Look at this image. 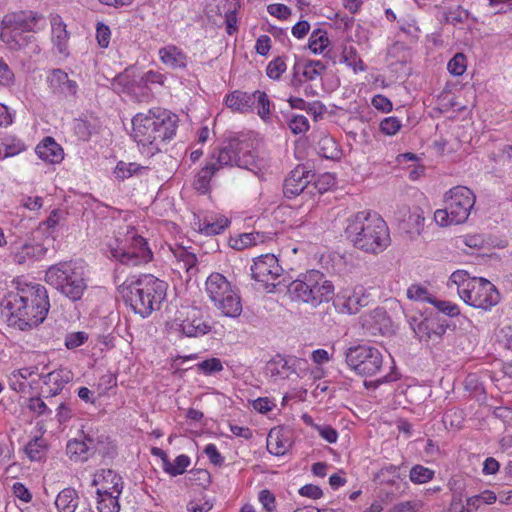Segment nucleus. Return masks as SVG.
Returning a JSON list of instances; mask_svg holds the SVG:
<instances>
[{"label":"nucleus","instance_id":"09e8293b","mask_svg":"<svg viewBox=\"0 0 512 512\" xmlns=\"http://www.w3.org/2000/svg\"><path fill=\"white\" fill-rule=\"evenodd\" d=\"M469 17V12L465 10L462 6H457L455 9H449L445 13V20L448 23L453 25H457L459 23L465 22Z\"/></svg>","mask_w":512,"mask_h":512},{"label":"nucleus","instance_id":"9b49d317","mask_svg":"<svg viewBox=\"0 0 512 512\" xmlns=\"http://www.w3.org/2000/svg\"><path fill=\"white\" fill-rule=\"evenodd\" d=\"M252 278L260 282L267 292L281 291L286 288L287 281L283 277V268L273 254L257 257L251 266Z\"/></svg>","mask_w":512,"mask_h":512},{"label":"nucleus","instance_id":"338daca9","mask_svg":"<svg viewBox=\"0 0 512 512\" xmlns=\"http://www.w3.org/2000/svg\"><path fill=\"white\" fill-rule=\"evenodd\" d=\"M205 454L209 458L210 462L214 465L220 466L224 462V458L221 456L217 447L214 444H208L204 449Z\"/></svg>","mask_w":512,"mask_h":512},{"label":"nucleus","instance_id":"c756f323","mask_svg":"<svg viewBox=\"0 0 512 512\" xmlns=\"http://www.w3.org/2000/svg\"><path fill=\"white\" fill-rule=\"evenodd\" d=\"M109 487H104V490L97 489L98 502L97 509L99 512H119L120 506L118 503L119 495L108 491Z\"/></svg>","mask_w":512,"mask_h":512},{"label":"nucleus","instance_id":"7c9ffc66","mask_svg":"<svg viewBox=\"0 0 512 512\" xmlns=\"http://www.w3.org/2000/svg\"><path fill=\"white\" fill-rule=\"evenodd\" d=\"M362 325L373 333L375 330L381 331L382 326H387L386 322L389 321L386 311L383 308H376L369 314L361 317Z\"/></svg>","mask_w":512,"mask_h":512},{"label":"nucleus","instance_id":"f03ea898","mask_svg":"<svg viewBox=\"0 0 512 512\" xmlns=\"http://www.w3.org/2000/svg\"><path fill=\"white\" fill-rule=\"evenodd\" d=\"M177 122L175 114L160 108L137 113L132 119V136L142 153L154 155L175 135Z\"/></svg>","mask_w":512,"mask_h":512},{"label":"nucleus","instance_id":"58836bf2","mask_svg":"<svg viewBox=\"0 0 512 512\" xmlns=\"http://www.w3.org/2000/svg\"><path fill=\"white\" fill-rule=\"evenodd\" d=\"M252 96H254V105L257 103L258 106V116L262 120L267 121L271 113V102L267 94L264 91L256 90L252 92Z\"/></svg>","mask_w":512,"mask_h":512},{"label":"nucleus","instance_id":"ddd939ff","mask_svg":"<svg viewBox=\"0 0 512 512\" xmlns=\"http://www.w3.org/2000/svg\"><path fill=\"white\" fill-rule=\"evenodd\" d=\"M347 364L363 376H372L380 371L383 364L381 352L372 346L359 345L346 351Z\"/></svg>","mask_w":512,"mask_h":512},{"label":"nucleus","instance_id":"412c9836","mask_svg":"<svg viewBox=\"0 0 512 512\" xmlns=\"http://www.w3.org/2000/svg\"><path fill=\"white\" fill-rule=\"evenodd\" d=\"M333 306L338 313L352 315L360 310L362 303L359 296L350 291H344L336 295Z\"/></svg>","mask_w":512,"mask_h":512},{"label":"nucleus","instance_id":"8fccbe9b","mask_svg":"<svg viewBox=\"0 0 512 512\" xmlns=\"http://www.w3.org/2000/svg\"><path fill=\"white\" fill-rule=\"evenodd\" d=\"M286 70V64L281 57H277L271 61L267 66V76L271 79L277 80Z\"/></svg>","mask_w":512,"mask_h":512},{"label":"nucleus","instance_id":"e2e57ef3","mask_svg":"<svg viewBox=\"0 0 512 512\" xmlns=\"http://www.w3.org/2000/svg\"><path fill=\"white\" fill-rule=\"evenodd\" d=\"M314 428L318 431L320 436L329 443H335L338 438L337 431L329 425H314Z\"/></svg>","mask_w":512,"mask_h":512},{"label":"nucleus","instance_id":"bf43d9fd","mask_svg":"<svg viewBox=\"0 0 512 512\" xmlns=\"http://www.w3.org/2000/svg\"><path fill=\"white\" fill-rule=\"evenodd\" d=\"M26 454L32 461H39L44 454L43 447L38 443V440L29 442L25 447Z\"/></svg>","mask_w":512,"mask_h":512},{"label":"nucleus","instance_id":"49530a36","mask_svg":"<svg viewBox=\"0 0 512 512\" xmlns=\"http://www.w3.org/2000/svg\"><path fill=\"white\" fill-rule=\"evenodd\" d=\"M326 70V66L320 60H311L304 65L303 76L307 80H314L321 76Z\"/></svg>","mask_w":512,"mask_h":512},{"label":"nucleus","instance_id":"774afa93","mask_svg":"<svg viewBox=\"0 0 512 512\" xmlns=\"http://www.w3.org/2000/svg\"><path fill=\"white\" fill-rule=\"evenodd\" d=\"M372 105L377 109V110H380L382 112H390L392 110V103L391 101L379 94V95H375L373 98H372Z\"/></svg>","mask_w":512,"mask_h":512},{"label":"nucleus","instance_id":"c9c22d12","mask_svg":"<svg viewBox=\"0 0 512 512\" xmlns=\"http://www.w3.org/2000/svg\"><path fill=\"white\" fill-rule=\"evenodd\" d=\"M25 150L24 143L15 137L7 136L2 138L0 144V158L12 157Z\"/></svg>","mask_w":512,"mask_h":512},{"label":"nucleus","instance_id":"4c0bfd02","mask_svg":"<svg viewBox=\"0 0 512 512\" xmlns=\"http://www.w3.org/2000/svg\"><path fill=\"white\" fill-rule=\"evenodd\" d=\"M424 221L425 218L422 216L420 211L417 210L413 213H410L404 228L411 238L419 236L422 233L424 228Z\"/></svg>","mask_w":512,"mask_h":512},{"label":"nucleus","instance_id":"aec40b11","mask_svg":"<svg viewBox=\"0 0 512 512\" xmlns=\"http://www.w3.org/2000/svg\"><path fill=\"white\" fill-rule=\"evenodd\" d=\"M225 104L232 111L238 113L252 112L254 108V96L252 93L235 90L226 96Z\"/></svg>","mask_w":512,"mask_h":512},{"label":"nucleus","instance_id":"b1692460","mask_svg":"<svg viewBox=\"0 0 512 512\" xmlns=\"http://www.w3.org/2000/svg\"><path fill=\"white\" fill-rule=\"evenodd\" d=\"M38 373L37 366L24 367L13 370L8 376L9 387L18 393H23L27 390L28 385L26 381L33 375Z\"/></svg>","mask_w":512,"mask_h":512},{"label":"nucleus","instance_id":"9d476101","mask_svg":"<svg viewBox=\"0 0 512 512\" xmlns=\"http://www.w3.org/2000/svg\"><path fill=\"white\" fill-rule=\"evenodd\" d=\"M205 291L214 306L224 316L235 318L241 314L240 296L222 274L212 273L206 280Z\"/></svg>","mask_w":512,"mask_h":512},{"label":"nucleus","instance_id":"6ab92c4d","mask_svg":"<svg viewBox=\"0 0 512 512\" xmlns=\"http://www.w3.org/2000/svg\"><path fill=\"white\" fill-rule=\"evenodd\" d=\"M182 332L188 337H198L207 334L211 326L199 316V310L193 308L181 324Z\"/></svg>","mask_w":512,"mask_h":512},{"label":"nucleus","instance_id":"2eb2a0df","mask_svg":"<svg viewBox=\"0 0 512 512\" xmlns=\"http://www.w3.org/2000/svg\"><path fill=\"white\" fill-rule=\"evenodd\" d=\"M51 93L59 99H70L76 97L78 84L71 79L64 70L52 69L46 78Z\"/></svg>","mask_w":512,"mask_h":512},{"label":"nucleus","instance_id":"c85d7f7f","mask_svg":"<svg viewBox=\"0 0 512 512\" xmlns=\"http://www.w3.org/2000/svg\"><path fill=\"white\" fill-rule=\"evenodd\" d=\"M79 497L75 489L65 488L57 495L55 505L59 512H75Z\"/></svg>","mask_w":512,"mask_h":512},{"label":"nucleus","instance_id":"f704fd0d","mask_svg":"<svg viewBox=\"0 0 512 512\" xmlns=\"http://www.w3.org/2000/svg\"><path fill=\"white\" fill-rule=\"evenodd\" d=\"M319 154L326 159H337L341 151L334 138L325 135L318 142Z\"/></svg>","mask_w":512,"mask_h":512},{"label":"nucleus","instance_id":"7ed1b4c3","mask_svg":"<svg viewBox=\"0 0 512 512\" xmlns=\"http://www.w3.org/2000/svg\"><path fill=\"white\" fill-rule=\"evenodd\" d=\"M344 233L352 245L369 254H379L390 245L385 221L376 214L360 211L347 218Z\"/></svg>","mask_w":512,"mask_h":512},{"label":"nucleus","instance_id":"13d9d810","mask_svg":"<svg viewBox=\"0 0 512 512\" xmlns=\"http://www.w3.org/2000/svg\"><path fill=\"white\" fill-rule=\"evenodd\" d=\"M87 339L88 335L85 332H74L66 336L65 345L68 349H74L82 345Z\"/></svg>","mask_w":512,"mask_h":512},{"label":"nucleus","instance_id":"6e6d98bb","mask_svg":"<svg viewBox=\"0 0 512 512\" xmlns=\"http://www.w3.org/2000/svg\"><path fill=\"white\" fill-rule=\"evenodd\" d=\"M474 278H470L468 273L463 270H458L452 273L450 276V282L457 286L458 295L461 298V290L468 281H472Z\"/></svg>","mask_w":512,"mask_h":512},{"label":"nucleus","instance_id":"a19ab883","mask_svg":"<svg viewBox=\"0 0 512 512\" xmlns=\"http://www.w3.org/2000/svg\"><path fill=\"white\" fill-rule=\"evenodd\" d=\"M190 465V458L187 455H179L176 457L174 462H170L169 460L164 465V471L170 474L171 476H178L183 474L187 467Z\"/></svg>","mask_w":512,"mask_h":512},{"label":"nucleus","instance_id":"4468645a","mask_svg":"<svg viewBox=\"0 0 512 512\" xmlns=\"http://www.w3.org/2000/svg\"><path fill=\"white\" fill-rule=\"evenodd\" d=\"M248 143L233 137L224 143L219 149L215 161L218 170L226 166H237L251 170L250 166L254 164V158L248 148Z\"/></svg>","mask_w":512,"mask_h":512},{"label":"nucleus","instance_id":"0eeeda50","mask_svg":"<svg viewBox=\"0 0 512 512\" xmlns=\"http://www.w3.org/2000/svg\"><path fill=\"white\" fill-rule=\"evenodd\" d=\"M290 295L313 307L328 302L334 296V285L318 270H310L300 278L287 283Z\"/></svg>","mask_w":512,"mask_h":512},{"label":"nucleus","instance_id":"bb28decb","mask_svg":"<svg viewBox=\"0 0 512 512\" xmlns=\"http://www.w3.org/2000/svg\"><path fill=\"white\" fill-rule=\"evenodd\" d=\"M52 41L60 53H64L67 49L69 34L66 30V24L59 15L51 18Z\"/></svg>","mask_w":512,"mask_h":512},{"label":"nucleus","instance_id":"cd10ccee","mask_svg":"<svg viewBox=\"0 0 512 512\" xmlns=\"http://www.w3.org/2000/svg\"><path fill=\"white\" fill-rule=\"evenodd\" d=\"M296 363L300 364V359H291L286 360L282 357H277L275 359H272L267 364V371L270 373L273 377H281V378H287L288 372L292 371L295 372L294 366Z\"/></svg>","mask_w":512,"mask_h":512},{"label":"nucleus","instance_id":"ea45409f","mask_svg":"<svg viewBox=\"0 0 512 512\" xmlns=\"http://www.w3.org/2000/svg\"><path fill=\"white\" fill-rule=\"evenodd\" d=\"M329 44L327 33L321 29H316L312 32L309 38V49L314 54L322 53Z\"/></svg>","mask_w":512,"mask_h":512},{"label":"nucleus","instance_id":"37998d69","mask_svg":"<svg viewBox=\"0 0 512 512\" xmlns=\"http://www.w3.org/2000/svg\"><path fill=\"white\" fill-rule=\"evenodd\" d=\"M434 476V471L422 465H415L410 470V480L413 483L423 484L430 481Z\"/></svg>","mask_w":512,"mask_h":512},{"label":"nucleus","instance_id":"6e6552de","mask_svg":"<svg viewBox=\"0 0 512 512\" xmlns=\"http://www.w3.org/2000/svg\"><path fill=\"white\" fill-rule=\"evenodd\" d=\"M45 281L72 301L80 300L87 288L82 267L73 261L50 266L46 271Z\"/></svg>","mask_w":512,"mask_h":512},{"label":"nucleus","instance_id":"2f4dec72","mask_svg":"<svg viewBox=\"0 0 512 512\" xmlns=\"http://www.w3.org/2000/svg\"><path fill=\"white\" fill-rule=\"evenodd\" d=\"M179 268H183L187 273L196 270L197 258L194 253L188 251L185 247H177L172 250Z\"/></svg>","mask_w":512,"mask_h":512},{"label":"nucleus","instance_id":"a878e982","mask_svg":"<svg viewBox=\"0 0 512 512\" xmlns=\"http://www.w3.org/2000/svg\"><path fill=\"white\" fill-rule=\"evenodd\" d=\"M161 61L171 68H183L186 66V55L175 45H168L159 50Z\"/></svg>","mask_w":512,"mask_h":512},{"label":"nucleus","instance_id":"c03bdc74","mask_svg":"<svg viewBox=\"0 0 512 512\" xmlns=\"http://www.w3.org/2000/svg\"><path fill=\"white\" fill-rule=\"evenodd\" d=\"M144 169V167H141L140 165L136 163H126L123 161L118 162L116 165V168L114 170L115 176L118 179H126L134 174H136L138 171Z\"/></svg>","mask_w":512,"mask_h":512},{"label":"nucleus","instance_id":"a18cd8bd","mask_svg":"<svg viewBox=\"0 0 512 512\" xmlns=\"http://www.w3.org/2000/svg\"><path fill=\"white\" fill-rule=\"evenodd\" d=\"M407 297L414 301H426L433 303L434 298L429 294L424 286L413 284L407 289Z\"/></svg>","mask_w":512,"mask_h":512},{"label":"nucleus","instance_id":"4be33fe9","mask_svg":"<svg viewBox=\"0 0 512 512\" xmlns=\"http://www.w3.org/2000/svg\"><path fill=\"white\" fill-rule=\"evenodd\" d=\"M99 484H102V490H104V487H109L108 491L117 495H120L122 492V478L111 469H103L95 474L92 485L97 486Z\"/></svg>","mask_w":512,"mask_h":512},{"label":"nucleus","instance_id":"473e14b6","mask_svg":"<svg viewBox=\"0 0 512 512\" xmlns=\"http://www.w3.org/2000/svg\"><path fill=\"white\" fill-rule=\"evenodd\" d=\"M229 221L224 216L217 217L216 219H204L199 223L198 230L205 235H217L228 227Z\"/></svg>","mask_w":512,"mask_h":512},{"label":"nucleus","instance_id":"f257e3e1","mask_svg":"<svg viewBox=\"0 0 512 512\" xmlns=\"http://www.w3.org/2000/svg\"><path fill=\"white\" fill-rule=\"evenodd\" d=\"M4 306L8 325L26 330L45 320L50 303L43 285L24 283L7 294Z\"/></svg>","mask_w":512,"mask_h":512},{"label":"nucleus","instance_id":"5701e85b","mask_svg":"<svg viewBox=\"0 0 512 512\" xmlns=\"http://www.w3.org/2000/svg\"><path fill=\"white\" fill-rule=\"evenodd\" d=\"M44 384L50 387L49 393L51 395H57L61 392L63 387L73 379V373L65 368L54 370L44 377Z\"/></svg>","mask_w":512,"mask_h":512},{"label":"nucleus","instance_id":"69168bd1","mask_svg":"<svg viewBox=\"0 0 512 512\" xmlns=\"http://www.w3.org/2000/svg\"><path fill=\"white\" fill-rule=\"evenodd\" d=\"M14 80V74L10 70L9 66L0 59V84L9 86Z\"/></svg>","mask_w":512,"mask_h":512},{"label":"nucleus","instance_id":"79ce46f5","mask_svg":"<svg viewBox=\"0 0 512 512\" xmlns=\"http://www.w3.org/2000/svg\"><path fill=\"white\" fill-rule=\"evenodd\" d=\"M91 446L88 445L87 442H82L81 440H70L67 443V454L70 457L75 456L76 459L86 460V453L91 450Z\"/></svg>","mask_w":512,"mask_h":512},{"label":"nucleus","instance_id":"680f3d73","mask_svg":"<svg viewBox=\"0 0 512 512\" xmlns=\"http://www.w3.org/2000/svg\"><path fill=\"white\" fill-rule=\"evenodd\" d=\"M432 304H434L439 311H441L442 313H444L448 316H456L459 314L458 306L455 304H452L451 302L440 301V300H436L434 298V301Z\"/></svg>","mask_w":512,"mask_h":512},{"label":"nucleus","instance_id":"e433bc0d","mask_svg":"<svg viewBox=\"0 0 512 512\" xmlns=\"http://www.w3.org/2000/svg\"><path fill=\"white\" fill-rule=\"evenodd\" d=\"M267 448L271 454L280 456L284 455L288 449L287 440L280 437V431L272 429L268 434Z\"/></svg>","mask_w":512,"mask_h":512},{"label":"nucleus","instance_id":"f3484780","mask_svg":"<svg viewBox=\"0 0 512 512\" xmlns=\"http://www.w3.org/2000/svg\"><path fill=\"white\" fill-rule=\"evenodd\" d=\"M410 326L418 339L423 342L438 343L445 333V328L442 325L434 320L422 319L421 317H412Z\"/></svg>","mask_w":512,"mask_h":512},{"label":"nucleus","instance_id":"393cba45","mask_svg":"<svg viewBox=\"0 0 512 512\" xmlns=\"http://www.w3.org/2000/svg\"><path fill=\"white\" fill-rule=\"evenodd\" d=\"M47 252V248L39 243H25L17 252H15L13 258L17 264H24L27 261L38 260L42 258Z\"/></svg>","mask_w":512,"mask_h":512},{"label":"nucleus","instance_id":"1a4fd4ad","mask_svg":"<svg viewBox=\"0 0 512 512\" xmlns=\"http://www.w3.org/2000/svg\"><path fill=\"white\" fill-rule=\"evenodd\" d=\"M445 207L434 213L435 222L442 226L464 223L475 204V195L465 186H456L446 192Z\"/></svg>","mask_w":512,"mask_h":512},{"label":"nucleus","instance_id":"20e7f679","mask_svg":"<svg viewBox=\"0 0 512 512\" xmlns=\"http://www.w3.org/2000/svg\"><path fill=\"white\" fill-rule=\"evenodd\" d=\"M118 290L125 303L135 313L147 317L154 310L160 308L162 301L166 298L167 284L153 275L147 274L130 284L123 283Z\"/></svg>","mask_w":512,"mask_h":512},{"label":"nucleus","instance_id":"5fc2aeb1","mask_svg":"<svg viewBox=\"0 0 512 512\" xmlns=\"http://www.w3.org/2000/svg\"><path fill=\"white\" fill-rule=\"evenodd\" d=\"M289 128L294 134H301L308 130V119L303 115H296L289 121Z\"/></svg>","mask_w":512,"mask_h":512},{"label":"nucleus","instance_id":"39448f33","mask_svg":"<svg viewBox=\"0 0 512 512\" xmlns=\"http://www.w3.org/2000/svg\"><path fill=\"white\" fill-rule=\"evenodd\" d=\"M106 246L111 258L127 266L148 263L153 256L146 240L129 224L119 226Z\"/></svg>","mask_w":512,"mask_h":512},{"label":"nucleus","instance_id":"3c124183","mask_svg":"<svg viewBox=\"0 0 512 512\" xmlns=\"http://www.w3.org/2000/svg\"><path fill=\"white\" fill-rule=\"evenodd\" d=\"M197 366L198 369L206 375H211L213 373H217L223 370L222 362L218 358H210L204 360L200 362Z\"/></svg>","mask_w":512,"mask_h":512},{"label":"nucleus","instance_id":"052dcab7","mask_svg":"<svg viewBox=\"0 0 512 512\" xmlns=\"http://www.w3.org/2000/svg\"><path fill=\"white\" fill-rule=\"evenodd\" d=\"M421 507L420 501H403L395 504L391 512H418Z\"/></svg>","mask_w":512,"mask_h":512},{"label":"nucleus","instance_id":"de8ad7c7","mask_svg":"<svg viewBox=\"0 0 512 512\" xmlns=\"http://www.w3.org/2000/svg\"><path fill=\"white\" fill-rule=\"evenodd\" d=\"M448 71L455 76H461L466 71V57L462 53H457L447 65Z\"/></svg>","mask_w":512,"mask_h":512},{"label":"nucleus","instance_id":"0e129e2a","mask_svg":"<svg viewBox=\"0 0 512 512\" xmlns=\"http://www.w3.org/2000/svg\"><path fill=\"white\" fill-rule=\"evenodd\" d=\"M259 501L265 511H275V497L269 490H262L259 493Z\"/></svg>","mask_w":512,"mask_h":512},{"label":"nucleus","instance_id":"4d7b16f0","mask_svg":"<svg viewBox=\"0 0 512 512\" xmlns=\"http://www.w3.org/2000/svg\"><path fill=\"white\" fill-rule=\"evenodd\" d=\"M110 35H111V31L107 25H105L103 23L97 24L96 38H97V41H98V44L100 45V47H102V48L108 47V45L110 43Z\"/></svg>","mask_w":512,"mask_h":512},{"label":"nucleus","instance_id":"423d86ee","mask_svg":"<svg viewBox=\"0 0 512 512\" xmlns=\"http://www.w3.org/2000/svg\"><path fill=\"white\" fill-rule=\"evenodd\" d=\"M42 16L30 10L5 14L0 23V40L12 51H19L35 41L34 33Z\"/></svg>","mask_w":512,"mask_h":512},{"label":"nucleus","instance_id":"a211bd4d","mask_svg":"<svg viewBox=\"0 0 512 512\" xmlns=\"http://www.w3.org/2000/svg\"><path fill=\"white\" fill-rule=\"evenodd\" d=\"M38 157L48 163L57 164L64 158L62 147L52 137L44 138L35 148Z\"/></svg>","mask_w":512,"mask_h":512},{"label":"nucleus","instance_id":"dca6fc26","mask_svg":"<svg viewBox=\"0 0 512 512\" xmlns=\"http://www.w3.org/2000/svg\"><path fill=\"white\" fill-rule=\"evenodd\" d=\"M312 175L304 167H297L291 171L283 184V192L287 198H292L302 193H312L315 185L310 184Z\"/></svg>","mask_w":512,"mask_h":512},{"label":"nucleus","instance_id":"864d4df0","mask_svg":"<svg viewBox=\"0 0 512 512\" xmlns=\"http://www.w3.org/2000/svg\"><path fill=\"white\" fill-rule=\"evenodd\" d=\"M401 128V122L396 117H387L380 123L381 131L389 136L395 135Z\"/></svg>","mask_w":512,"mask_h":512},{"label":"nucleus","instance_id":"603ef678","mask_svg":"<svg viewBox=\"0 0 512 512\" xmlns=\"http://www.w3.org/2000/svg\"><path fill=\"white\" fill-rule=\"evenodd\" d=\"M259 240H261V235L258 232L244 233L235 241L233 247L241 250L246 247L256 245Z\"/></svg>","mask_w":512,"mask_h":512},{"label":"nucleus","instance_id":"72a5a7b5","mask_svg":"<svg viewBox=\"0 0 512 512\" xmlns=\"http://www.w3.org/2000/svg\"><path fill=\"white\" fill-rule=\"evenodd\" d=\"M218 171L216 163H209L196 175L194 187L196 190L205 193L209 188V183L215 172Z\"/></svg>","mask_w":512,"mask_h":512},{"label":"nucleus","instance_id":"f8f14e48","mask_svg":"<svg viewBox=\"0 0 512 512\" xmlns=\"http://www.w3.org/2000/svg\"><path fill=\"white\" fill-rule=\"evenodd\" d=\"M461 291V299L474 308L489 310L500 301V294L495 285L484 278L468 281Z\"/></svg>","mask_w":512,"mask_h":512}]
</instances>
